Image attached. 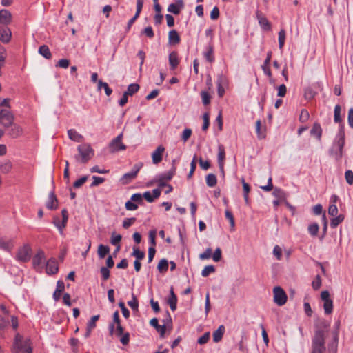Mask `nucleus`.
<instances>
[{
  "label": "nucleus",
  "mask_w": 353,
  "mask_h": 353,
  "mask_svg": "<svg viewBox=\"0 0 353 353\" xmlns=\"http://www.w3.org/2000/svg\"><path fill=\"white\" fill-rule=\"evenodd\" d=\"M321 298L323 301V309L325 314H330L333 311V301L330 297V293L327 290L322 291Z\"/></svg>",
  "instance_id": "1a4fd4ad"
},
{
  "label": "nucleus",
  "mask_w": 353,
  "mask_h": 353,
  "mask_svg": "<svg viewBox=\"0 0 353 353\" xmlns=\"http://www.w3.org/2000/svg\"><path fill=\"white\" fill-rule=\"evenodd\" d=\"M201 97L203 105H206L210 103V95L207 91H201Z\"/></svg>",
  "instance_id": "603ef678"
},
{
  "label": "nucleus",
  "mask_w": 353,
  "mask_h": 353,
  "mask_svg": "<svg viewBox=\"0 0 353 353\" xmlns=\"http://www.w3.org/2000/svg\"><path fill=\"white\" fill-rule=\"evenodd\" d=\"M272 195L277 199L281 201H285L287 199V194L280 188H274L272 192Z\"/></svg>",
  "instance_id": "bb28decb"
},
{
  "label": "nucleus",
  "mask_w": 353,
  "mask_h": 353,
  "mask_svg": "<svg viewBox=\"0 0 353 353\" xmlns=\"http://www.w3.org/2000/svg\"><path fill=\"white\" fill-rule=\"evenodd\" d=\"M345 178L349 185L353 184V172L350 170L345 171Z\"/></svg>",
  "instance_id": "4d7b16f0"
},
{
  "label": "nucleus",
  "mask_w": 353,
  "mask_h": 353,
  "mask_svg": "<svg viewBox=\"0 0 353 353\" xmlns=\"http://www.w3.org/2000/svg\"><path fill=\"white\" fill-rule=\"evenodd\" d=\"M12 37V32L7 27L0 28V41L4 43H8Z\"/></svg>",
  "instance_id": "2eb2a0df"
},
{
  "label": "nucleus",
  "mask_w": 353,
  "mask_h": 353,
  "mask_svg": "<svg viewBox=\"0 0 353 353\" xmlns=\"http://www.w3.org/2000/svg\"><path fill=\"white\" fill-rule=\"evenodd\" d=\"M217 183L216 176L214 174H208L206 176V184L208 186L212 188L216 185Z\"/></svg>",
  "instance_id": "f704fd0d"
},
{
  "label": "nucleus",
  "mask_w": 353,
  "mask_h": 353,
  "mask_svg": "<svg viewBox=\"0 0 353 353\" xmlns=\"http://www.w3.org/2000/svg\"><path fill=\"white\" fill-rule=\"evenodd\" d=\"M344 220V216L343 214H339V216H336V217H334L331 220L330 226L332 228H336L339 224H340Z\"/></svg>",
  "instance_id": "ea45409f"
},
{
  "label": "nucleus",
  "mask_w": 353,
  "mask_h": 353,
  "mask_svg": "<svg viewBox=\"0 0 353 353\" xmlns=\"http://www.w3.org/2000/svg\"><path fill=\"white\" fill-rule=\"evenodd\" d=\"M46 208L50 210H56L58 208V200L54 191H51L48 195V201L46 203Z\"/></svg>",
  "instance_id": "ddd939ff"
},
{
  "label": "nucleus",
  "mask_w": 353,
  "mask_h": 353,
  "mask_svg": "<svg viewBox=\"0 0 353 353\" xmlns=\"http://www.w3.org/2000/svg\"><path fill=\"white\" fill-rule=\"evenodd\" d=\"M192 134V130L189 128H185L181 134V139L184 142H186Z\"/></svg>",
  "instance_id": "e2e57ef3"
},
{
  "label": "nucleus",
  "mask_w": 353,
  "mask_h": 353,
  "mask_svg": "<svg viewBox=\"0 0 353 353\" xmlns=\"http://www.w3.org/2000/svg\"><path fill=\"white\" fill-rule=\"evenodd\" d=\"M57 261L54 259H50L46 263V272L48 274H54L58 272Z\"/></svg>",
  "instance_id": "dca6fc26"
},
{
  "label": "nucleus",
  "mask_w": 353,
  "mask_h": 353,
  "mask_svg": "<svg viewBox=\"0 0 353 353\" xmlns=\"http://www.w3.org/2000/svg\"><path fill=\"white\" fill-rule=\"evenodd\" d=\"M179 63V60L178 57V53L175 51H173L169 54V64L170 70H174L176 68Z\"/></svg>",
  "instance_id": "aec40b11"
},
{
  "label": "nucleus",
  "mask_w": 353,
  "mask_h": 353,
  "mask_svg": "<svg viewBox=\"0 0 353 353\" xmlns=\"http://www.w3.org/2000/svg\"><path fill=\"white\" fill-rule=\"evenodd\" d=\"M143 164L141 162L136 163L135 165H134V166L130 172H127L123 174L122 179H129V180H132V179H134L137 176V175L138 172H139V170H141V168L143 167Z\"/></svg>",
  "instance_id": "9b49d317"
},
{
  "label": "nucleus",
  "mask_w": 353,
  "mask_h": 353,
  "mask_svg": "<svg viewBox=\"0 0 353 353\" xmlns=\"http://www.w3.org/2000/svg\"><path fill=\"white\" fill-rule=\"evenodd\" d=\"M218 150H219V152H218L219 166V168H220L221 172L223 173V174H224L223 160L225 159V150H224L223 147L221 145H219Z\"/></svg>",
  "instance_id": "5701e85b"
},
{
  "label": "nucleus",
  "mask_w": 353,
  "mask_h": 353,
  "mask_svg": "<svg viewBox=\"0 0 353 353\" xmlns=\"http://www.w3.org/2000/svg\"><path fill=\"white\" fill-rule=\"evenodd\" d=\"M92 179H93V181L91 183L90 187L97 186L99 184L102 183L105 181L104 178L97 176H93Z\"/></svg>",
  "instance_id": "680f3d73"
},
{
  "label": "nucleus",
  "mask_w": 353,
  "mask_h": 353,
  "mask_svg": "<svg viewBox=\"0 0 353 353\" xmlns=\"http://www.w3.org/2000/svg\"><path fill=\"white\" fill-rule=\"evenodd\" d=\"M167 303L170 305V307L172 311H175L176 310L177 297L174 292L172 287H171L170 291V296L168 299Z\"/></svg>",
  "instance_id": "6ab92c4d"
},
{
  "label": "nucleus",
  "mask_w": 353,
  "mask_h": 353,
  "mask_svg": "<svg viewBox=\"0 0 353 353\" xmlns=\"http://www.w3.org/2000/svg\"><path fill=\"white\" fill-rule=\"evenodd\" d=\"M203 56L209 63H212L214 61V48L212 44H209L207 48V50L203 53Z\"/></svg>",
  "instance_id": "c756f323"
},
{
  "label": "nucleus",
  "mask_w": 353,
  "mask_h": 353,
  "mask_svg": "<svg viewBox=\"0 0 353 353\" xmlns=\"http://www.w3.org/2000/svg\"><path fill=\"white\" fill-rule=\"evenodd\" d=\"M161 195V190L158 188L154 189L152 190V194L150 191L145 192L143 194V197L149 202L152 203L154 201V199H157Z\"/></svg>",
  "instance_id": "f3484780"
},
{
  "label": "nucleus",
  "mask_w": 353,
  "mask_h": 353,
  "mask_svg": "<svg viewBox=\"0 0 353 353\" xmlns=\"http://www.w3.org/2000/svg\"><path fill=\"white\" fill-rule=\"evenodd\" d=\"M169 42L171 44H176L180 41V37L175 30H172L168 34Z\"/></svg>",
  "instance_id": "7c9ffc66"
},
{
  "label": "nucleus",
  "mask_w": 353,
  "mask_h": 353,
  "mask_svg": "<svg viewBox=\"0 0 353 353\" xmlns=\"http://www.w3.org/2000/svg\"><path fill=\"white\" fill-rule=\"evenodd\" d=\"M273 254L275 256L277 260H281L282 256V249L281 248L276 245L274 247L273 249Z\"/></svg>",
  "instance_id": "5fc2aeb1"
},
{
  "label": "nucleus",
  "mask_w": 353,
  "mask_h": 353,
  "mask_svg": "<svg viewBox=\"0 0 353 353\" xmlns=\"http://www.w3.org/2000/svg\"><path fill=\"white\" fill-rule=\"evenodd\" d=\"M99 315L93 316L90 320L87 323V327H89V329H94L96 327V322L99 320Z\"/></svg>",
  "instance_id": "6e6d98bb"
},
{
  "label": "nucleus",
  "mask_w": 353,
  "mask_h": 353,
  "mask_svg": "<svg viewBox=\"0 0 353 353\" xmlns=\"http://www.w3.org/2000/svg\"><path fill=\"white\" fill-rule=\"evenodd\" d=\"M54 225L57 228L61 234L63 233V228L66 226V223L63 221H61L59 218L56 217L53 220Z\"/></svg>",
  "instance_id": "c03bdc74"
},
{
  "label": "nucleus",
  "mask_w": 353,
  "mask_h": 353,
  "mask_svg": "<svg viewBox=\"0 0 353 353\" xmlns=\"http://www.w3.org/2000/svg\"><path fill=\"white\" fill-rule=\"evenodd\" d=\"M68 135L72 141L75 142L79 143L81 142L83 140V137L74 129L68 130Z\"/></svg>",
  "instance_id": "4be33fe9"
},
{
  "label": "nucleus",
  "mask_w": 353,
  "mask_h": 353,
  "mask_svg": "<svg viewBox=\"0 0 353 353\" xmlns=\"http://www.w3.org/2000/svg\"><path fill=\"white\" fill-rule=\"evenodd\" d=\"M257 18L261 27L265 30H270L271 29V25L269 23L267 18L263 17L257 12Z\"/></svg>",
  "instance_id": "c85d7f7f"
},
{
  "label": "nucleus",
  "mask_w": 353,
  "mask_h": 353,
  "mask_svg": "<svg viewBox=\"0 0 353 353\" xmlns=\"http://www.w3.org/2000/svg\"><path fill=\"white\" fill-rule=\"evenodd\" d=\"M164 151L165 148L163 145H159L152 153V159L154 164H158L162 161V155Z\"/></svg>",
  "instance_id": "4468645a"
},
{
  "label": "nucleus",
  "mask_w": 353,
  "mask_h": 353,
  "mask_svg": "<svg viewBox=\"0 0 353 353\" xmlns=\"http://www.w3.org/2000/svg\"><path fill=\"white\" fill-rule=\"evenodd\" d=\"M123 134H119L117 137L113 139L109 144V148L112 153L117 152L119 151L125 150L126 149L125 145L122 143Z\"/></svg>",
  "instance_id": "6e6552de"
},
{
  "label": "nucleus",
  "mask_w": 353,
  "mask_h": 353,
  "mask_svg": "<svg viewBox=\"0 0 353 353\" xmlns=\"http://www.w3.org/2000/svg\"><path fill=\"white\" fill-rule=\"evenodd\" d=\"M110 248L108 245L100 244L98 247L97 254L100 259H103L110 252Z\"/></svg>",
  "instance_id": "473e14b6"
},
{
  "label": "nucleus",
  "mask_w": 353,
  "mask_h": 353,
  "mask_svg": "<svg viewBox=\"0 0 353 353\" xmlns=\"http://www.w3.org/2000/svg\"><path fill=\"white\" fill-rule=\"evenodd\" d=\"M14 116L9 110L2 109L0 110V125L5 128H8L14 123Z\"/></svg>",
  "instance_id": "39448f33"
},
{
  "label": "nucleus",
  "mask_w": 353,
  "mask_h": 353,
  "mask_svg": "<svg viewBox=\"0 0 353 353\" xmlns=\"http://www.w3.org/2000/svg\"><path fill=\"white\" fill-rule=\"evenodd\" d=\"M347 121L350 127L353 128V108H351L348 111Z\"/></svg>",
  "instance_id": "774afa93"
},
{
  "label": "nucleus",
  "mask_w": 353,
  "mask_h": 353,
  "mask_svg": "<svg viewBox=\"0 0 353 353\" xmlns=\"http://www.w3.org/2000/svg\"><path fill=\"white\" fill-rule=\"evenodd\" d=\"M334 121L335 123H341V106L339 105H336L334 107Z\"/></svg>",
  "instance_id": "a18cd8bd"
},
{
  "label": "nucleus",
  "mask_w": 353,
  "mask_h": 353,
  "mask_svg": "<svg viewBox=\"0 0 353 353\" xmlns=\"http://www.w3.org/2000/svg\"><path fill=\"white\" fill-rule=\"evenodd\" d=\"M139 90V85L137 83H131L128 86L127 90L125 92L130 96L134 94L137 92Z\"/></svg>",
  "instance_id": "a19ab883"
},
{
  "label": "nucleus",
  "mask_w": 353,
  "mask_h": 353,
  "mask_svg": "<svg viewBox=\"0 0 353 353\" xmlns=\"http://www.w3.org/2000/svg\"><path fill=\"white\" fill-rule=\"evenodd\" d=\"M87 180H88V176H83L81 177L80 179H79L78 180H77L76 181L74 182L73 187L75 188H79L84 183H85V181Z\"/></svg>",
  "instance_id": "052dcab7"
},
{
  "label": "nucleus",
  "mask_w": 353,
  "mask_h": 353,
  "mask_svg": "<svg viewBox=\"0 0 353 353\" xmlns=\"http://www.w3.org/2000/svg\"><path fill=\"white\" fill-rule=\"evenodd\" d=\"M39 53L47 59H50L52 57L50 49L46 45H42L39 48Z\"/></svg>",
  "instance_id": "2f4dec72"
},
{
  "label": "nucleus",
  "mask_w": 353,
  "mask_h": 353,
  "mask_svg": "<svg viewBox=\"0 0 353 353\" xmlns=\"http://www.w3.org/2000/svg\"><path fill=\"white\" fill-rule=\"evenodd\" d=\"M316 94V92L312 88L308 87L304 90V97L307 100L312 99Z\"/></svg>",
  "instance_id": "58836bf2"
},
{
  "label": "nucleus",
  "mask_w": 353,
  "mask_h": 353,
  "mask_svg": "<svg viewBox=\"0 0 353 353\" xmlns=\"http://www.w3.org/2000/svg\"><path fill=\"white\" fill-rule=\"evenodd\" d=\"M225 327L223 325H220L219 328L213 332V341L215 343L219 342L223 336Z\"/></svg>",
  "instance_id": "cd10ccee"
},
{
  "label": "nucleus",
  "mask_w": 353,
  "mask_h": 353,
  "mask_svg": "<svg viewBox=\"0 0 353 353\" xmlns=\"http://www.w3.org/2000/svg\"><path fill=\"white\" fill-rule=\"evenodd\" d=\"M210 339V332H205L204 334H203L201 337L198 339V343L200 345L205 344Z\"/></svg>",
  "instance_id": "0e129e2a"
},
{
  "label": "nucleus",
  "mask_w": 353,
  "mask_h": 353,
  "mask_svg": "<svg viewBox=\"0 0 353 353\" xmlns=\"http://www.w3.org/2000/svg\"><path fill=\"white\" fill-rule=\"evenodd\" d=\"M150 324L154 327L158 332L160 334V336L161 338L164 337V334L165 332L166 327L165 325H159L158 323V319L157 318H153L150 320Z\"/></svg>",
  "instance_id": "412c9836"
},
{
  "label": "nucleus",
  "mask_w": 353,
  "mask_h": 353,
  "mask_svg": "<svg viewBox=\"0 0 353 353\" xmlns=\"http://www.w3.org/2000/svg\"><path fill=\"white\" fill-rule=\"evenodd\" d=\"M70 65V61L66 59H60L56 65V67L67 68Z\"/></svg>",
  "instance_id": "338daca9"
},
{
  "label": "nucleus",
  "mask_w": 353,
  "mask_h": 353,
  "mask_svg": "<svg viewBox=\"0 0 353 353\" xmlns=\"http://www.w3.org/2000/svg\"><path fill=\"white\" fill-rule=\"evenodd\" d=\"M184 8L183 0H176L174 3H170L168 7V11L174 14H179Z\"/></svg>",
  "instance_id": "9d476101"
},
{
  "label": "nucleus",
  "mask_w": 353,
  "mask_h": 353,
  "mask_svg": "<svg viewBox=\"0 0 353 353\" xmlns=\"http://www.w3.org/2000/svg\"><path fill=\"white\" fill-rule=\"evenodd\" d=\"M97 88L99 90L103 88L107 96H110L112 93V90L109 87L108 84L105 82H103L101 80L98 81Z\"/></svg>",
  "instance_id": "72a5a7b5"
},
{
  "label": "nucleus",
  "mask_w": 353,
  "mask_h": 353,
  "mask_svg": "<svg viewBox=\"0 0 353 353\" xmlns=\"http://www.w3.org/2000/svg\"><path fill=\"white\" fill-rule=\"evenodd\" d=\"M132 255L136 257V260H142L145 257V252L141 251L138 248H133Z\"/></svg>",
  "instance_id": "37998d69"
},
{
  "label": "nucleus",
  "mask_w": 353,
  "mask_h": 353,
  "mask_svg": "<svg viewBox=\"0 0 353 353\" xmlns=\"http://www.w3.org/2000/svg\"><path fill=\"white\" fill-rule=\"evenodd\" d=\"M45 261V254L43 251L39 250L33 258V265L34 266L40 265Z\"/></svg>",
  "instance_id": "393cba45"
},
{
  "label": "nucleus",
  "mask_w": 353,
  "mask_h": 353,
  "mask_svg": "<svg viewBox=\"0 0 353 353\" xmlns=\"http://www.w3.org/2000/svg\"><path fill=\"white\" fill-rule=\"evenodd\" d=\"M203 124L202 126V130L205 131L208 128L209 125H210L209 114L207 112L205 113L203 116Z\"/></svg>",
  "instance_id": "bf43d9fd"
},
{
  "label": "nucleus",
  "mask_w": 353,
  "mask_h": 353,
  "mask_svg": "<svg viewBox=\"0 0 353 353\" xmlns=\"http://www.w3.org/2000/svg\"><path fill=\"white\" fill-rule=\"evenodd\" d=\"M142 34H145L149 38H153L154 36V31L151 26H148L142 30Z\"/></svg>",
  "instance_id": "69168bd1"
},
{
  "label": "nucleus",
  "mask_w": 353,
  "mask_h": 353,
  "mask_svg": "<svg viewBox=\"0 0 353 353\" xmlns=\"http://www.w3.org/2000/svg\"><path fill=\"white\" fill-rule=\"evenodd\" d=\"M310 132L311 134L315 135L319 139H320L322 134V129L320 124L314 123Z\"/></svg>",
  "instance_id": "e433bc0d"
},
{
  "label": "nucleus",
  "mask_w": 353,
  "mask_h": 353,
  "mask_svg": "<svg viewBox=\"0 0 353 353\" xmlns=\"http://www.w3.org/2000/svg\"><path fill=\"white\" fill-rule=\"evenodd\" d=\"M12 168V163L10 161H7L3 163H0V171L2 173H8Z\"/></svg>",
  "instance_id": "c9c22d12"
},
{
  "label": "nucleus",
  "mask_w": 353,
  "mask_h": 353,
  "mask_svg": "<svg viewBox=\"0 0 353 353\" xmlns=\"http://www.w3.org/2000/svg\"><path fill=\"white\" fill-rule=\"evenodd\" d=\"M337 344H338V334L336 333L334 337V341L332 342L331 344L329 345V347H328L329 351L331 352H333V353H336Z\"/></svg>",
  "instance_id": "09e8293b"
},
{
  "label": "nucleus",
  "mask_w": 353,
  "mask_h": 353,
  "mask_svg": "<svg viewBox=\"0 0 353 353\" xmlns=\"http://www.w3.org/2000/svg\"><path fill=\"white\" fill-rule=\"evenodd\" d=\"M31 248L29 244H25L21 248H19L17 255L16 259L19 262H28L31 258Z\"/></svg>",
  "instance_id": "423d86ee"
},
{
  "label": "nucleus",
  "mask_w": 353,
  "mask_h": 353,
  "mask_svg": "<svg viewBox=\"0 0 353 353\" xmlns=\"http://www.w3.org/2000/svg\"><path fill=\"white\" fill-rule=\"evenodd\" d=\"M345 145V133L340 130L336 137L333 144V148L330 151L331 155L336 159H340L343 156V147Z\"/></svg>",
  "instance_id": "7ed1b4c3"
},
{
  "label": "nucleus",
  "mask_w": 353,
  "mask_h": 353,
  "mask_svg": "<svg viewBox=\"0 0 353 353\" xmlns=\"http://www.w3.org/2000/svg\"><path fill=\"white\" fill-rule=\"evenodd\" d=\"M285 40V31L281 29L279 32V46L280 49H282Z\"/></svg>",
  "instance_id": "de8ad7c7"
},
{
  "label": "nucleus",
  "mask_w": 353,
  "mask_h": 353,
  "mask_svg": "<svg viewBox=\"0 0 353 353\" xmlns=\"http://www.w3.org/2000/svg\"><path fill=\"white\" fill-rule=\"evenodd\" d=\"M122 236L121 234H117L115 232L112 233L110 243L113 245H120L119 243L121 241Z\"/></svg>",
  "instance_id": "3c124183"
},
{
  "label": "nucleus",
  "mask_w": 353,
  "mask_h": 353,
  "mask_svg": "<svg viewBox=\"0 0 353 353\" xmlns=\"http://www.w3.org/2000/svg\"><path fill=\"white\" fill-rule=\"evenodd\" d=\"M12 20L11 12L6 10L2 9L0 10V23L3 25H8L10 23Z\"/></svg>",
  "instance_id": "a211bd4d"
},
{
  "label": "nucleus",
  "mask_w": 353,
  "mask_h": 353,
  "mask_svg": "<svg viewBox=\"0 0 353 353\" xmlns=\"http://www.w3.org/2000/svg\"><path fill=\"white\" fill-rule=\"evenodd\" d=\"M175 172H176V167L172 166V168L170 170H169L167 172L162 173L159 176V181H167L171 180L172 179L173 176L174 175Z\"/></svg>",
  "instance_id": "b1692460"
},
{
  "label": "nucleus",
  "mask_w": 353,
  "mask_h": 353,
  "mask_svg": "<svg viewBox=\"0 0 353 353\" xmlns=\"http://www.w3.org/2000/svg\"><path fill=\"white\" fill-rule=\"evenodd\" d=\"M9 128L10 129L8 132V134L10 137L16 139L22 135L23 129L20 125L13 123L12 125H10Z\"/></svg>",
  "instance_id": "f8f14e48"
},
{
  "label": "nucleus",
  "mask_w": 353,
  "mask_h": 353,
  "mask_svg": "<svg viewBox=\"0 0 353 353\" xmlns=\"http://www.w3.org/2000/svg\"><path fill=\"white\" fill-rule=\"evenodd\" d=\"M328 324L325 321H321L319 325H316L314 336L312 339V350L310 353H325V330L327 329Z\"/></svg>",
  "instance_id": "f257e3e1"
},
{
  "label": "nucleus",
  "mask_w": 353,
  "mask_h": 353,
  "mask_svg": "<svg viewBox=\"0 0 353 353\" xmlns=\"http://www.w3.org/2000/svg\"><path fill=\"white\" fill-rule=\"evenodd\" d=\"M79 155L74 157L77 161L87 163L94 155V150L88 143L79 145L77 148Z\"/></svg>",
  "instance_id": "20e7f679"
},
{
  "label": "nucleus",
  "mask_w": 353,
  "mask_h": 353,
  "mask_svg": "<svg viewBox=\"0 0 353 353\" xmlns=\"http://www.w3.org/2000/svg\"><path fill=\"white\" fill-rule=\"evenodd\" d=\"M214 271H215V268H214V265H209L205 266L203 268V270L201 272V275L203 277H207L208 276H209V274L210 273H212Z\"/></svg>",
  "instance_id": "49530a36"
},
{
  "label": "nucleus",
  "mask_w": 353,
  "mask_h": 353,
  "mask_svg": "<svg viewBox=\"0 0 353 353\" xmlns=\"http://www.w3.org/2000/svg\"><path fill=\"white\" fill-rule=\"evenodd\" d=\"M168 261L165 259H161L157 265V269L159 270V271L161 272H166L168 270Z\"/></svg>",
  "instance_id": "79ce46f5"
},
{
  "label": "nucleus",
  "mask_w": 353,
  "mask_h": 353,
  "mask_svg": "<svg viewBox=\"0 0 353 353\" xmlns=\"http://www.w3.org/2000/svg\"><path fill=\"white\" fill-rule=\"evenodd\" d=\"M274 301L279 306L283 305L287 301V295L280 286H275L273 289Z\"/></svg>",
  "instance_id": "0eeeda50"
},
{
  "label": "nucleus",
  "mask_w": 353,
  "mask_h": 353,
  "mask_svg": "<svg viewBox=\"0 0 353 353\" xmlns=\"http://www.w3.org/2000/svg\"><path fill=\"white\" fill-rule=\"evenodd\" d=\"M128 305L133 311H138L139 303L136 296L134 294H132V299L128 301Z\"/></svg>",
  "instance_id": "4c0bfd02"
},
{
  "label": "nucleus",
  "mask_w": 353,
  "mask_h": 353,
  "mask_svg": "<svg viewBox=\"0 0 353 353\" xmlns=\"http://www.w3.org/2000/svg\"><path fill=\"white\" fill-rule=\"evenodd\" d=\"M12 352L13 353H32L30 340H23V336L17 333L14 339Z\"/></svg>",
  "instance_id": "f03ea898"
},
{
  "label": "nucleus",
  "mask_w": 353,
  "mask_h": 353,
  "mask_svg": "<svg viewBox=\"0 0 353 353\" xmlns=\"http://www.w3.org/2000/svg\"><path fill=\"white\" fill-rule=\"evenodd\" d=\"M102 279L106 281L110 277V271L106 267H101L100 269Z\"/></svg>",
  "instance_id": "13d9d810"
},
{
  "label": "nucleus",
  "mask_w": 353,
  "mask_h": 353,
  "mask_svg": "<svg viewBox=\"0 0 353 353\" xmlns=\"http://www.w3.org/2000/svg\"><path fill=\"white\" fill-rule=\"evenodd\" d=\"M260 188L265 192H269L273 189L272 178L271 176L268 179V184L266 185H261Z\"/></svg>",
  "instance_id": "864d4df0"
},
{
  "label": "nucleus",
  "mask_w": 353,
  "mask_h": 353,
  "mask_svg": "<svg viewBox=\"0 0 353 353\" xmlns=\"http://www.w3.org/2000/svg\"><path fill=\"white\" fill-rule=\"evenodd\" d=\"M319 230V227L316 223H312L308 227V232L313 236L317 234Z\"/></svg>",
  "instance_id": "8fccbe9b"
},
{
  "label": "nucleus",
  "mask_w": 353,
  "mask_h": 353,
  "mask_svg": "<svg viewBox=\"0 0 353 353\" xmlns=\"http://www.w3.org/2000/svg\"><path fill=\"white\" fill-rule=\"evenodd\" d=\"M13 246L12 240H6L3 238L0 239V249L4 251L10 252Z\"/></svg>",
  "instance_id": "a878e982"
}]
</instances>
